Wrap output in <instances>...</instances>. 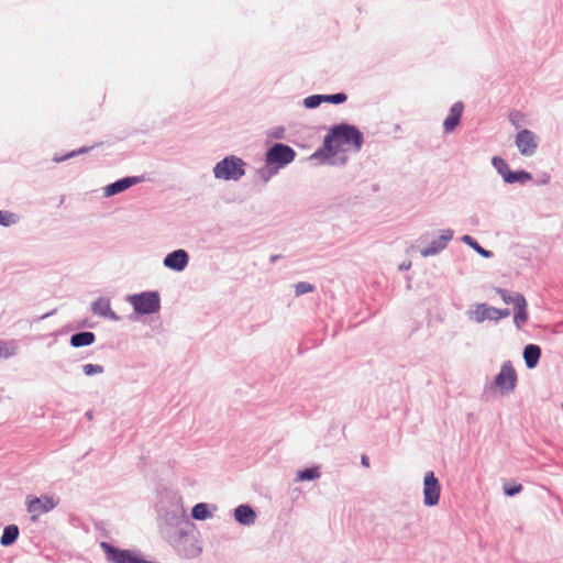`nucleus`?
Instances as JSON below:
<instances>
[{
	"mask_svg": "<svg viewBox=\"0 0 563 563\" xmlns=\"http://www.w3.org/2000/svg\"><path fill=\"white\" fill-rule=\"evenodd\" d=\"M363 142L362 133L353 125L341 124L334 126L325 136L323 148L320 151L327 157L334 156L341 152H358Z\"/></svg>",
	"mask_w": 563,
	"mask_h": 563,
	"instance_id": "f257e3e1",
	"label": "nucleus"
},
{
	"mask_svg": "<svg viewBox=\"0 0 563 563\" xmlns=\"http://www.w3.org/2000/svg\"><path fill=\"white\" fill-rule=\"evenodd\" d=\"M245 163L236 156H227L213 168L214 177L224 180H239L245 174Z\"/></svg>",
	"mask_w": 563,
	"mask_h": 563,
	"instance_id": "f03ea898",
	"label": "nucleus"
},
{
	"mask_svg": "<svg viewBox=\"0 0 563 563\" xmlns=\"http://www.w3.org/2000/svg\"><path fill=\"white\" fill-rule=\"evenodd\" d=\"M295 151L285 144L277 143L273 145L266 153V162L271 165L283 167L294 161Z\"/></svg>",
	"mask_w": 563,
	"mask_h": 563,
	"instance_id": "7ed1b4c3",
	"label": "nucleus"
},
{
	"mask_svg": "<svg viewBox=\"0 0 563 563\" xmlns=\"http://www.w3.org/2000/svg\"><path fill=\"white\" fill-rule=\"evenodd\" d=\"M130 302L139 313L148 314L159 309V298L155 292H142L130 298Z\"/></svg>",
	"mask_w": 563,
	"mask_h": 563,
	"instance_id": "20e7f679",
	"label": "nucleus"
},
{
	"mask_svg": "<svg viewBox=\"0 0 563 563\" xmlns=\"http://www.w3.org/2000/svg\"><path fill=\"white\" fill-rule=\"evenodd\" d=\"M515 144L521 155L532 156L537 153L539 137L534 132L523 129L517 133Z\"/></svg>",
	"mask_w": 563,
	"mask_h": 563,
	"instance_id": "39448f33",
	"label": "nucleus"
},
{
	"mask_svg": "<svg viewBox=\"0 0 563 563\" xmlns=\"http://www.w3.org/2000/svg\"><path fill=\"white\" fill-rule=\"evenodd\" d=\"M57 505L51 496L32 497L29 496L26 500L27 511L32 515V520L35 521L40 515L46 514L54 509Z\"/></svg>",
	"mask_w": 563,
	"mask_h": 563,
	"instance_id": "423d86ee",
	"label": "nucleus"
},
{
	"mask_svg": "<svg viewBox=\"0 0 563 563\" xmlns=\"http://www.w3.org/2000/svg\"><path fill=\"white\" fill-rule=\"evenodd\" d=\"M441 487L433 472H428L423 479V501L427 506H434L439 503Z\"/></svg>",
	"mask_w": 563,
	"mask_h": 563,
	"instance_id": "0eeeda50",
	"label": "nucleus"
},
{
	"mask_svg": "<svg viewBox=\"0 0 563 563\" xmlns=\"http://www.w3.org/2000/svg\"><path fill=\"white\" fill-rule=\"evenodd\" d=\"M517 374L512 365L507 362L504 363L500 372L495 377L494 384L501 391L512 390L516 386Z\"/></svg>",
	"mask_w": 563,
	"mask_h": 563,
	"instance_id": "6e6552de",
	"label": "nucleus"
},
{
	"mask_svg": "<svg viewBox=\"0 0 563 563\" xmlns=\"http://www.w3.org/2000/svg\"><path fill=\"white\" fill-rule=\"evenodd\" d=\"M188 264V254L184 250H177L169 253L165 260L164 265L175 271H183Z\"/></svg>",
	"mask_w": 563,
	"mask_h": 563,
	"instance_id": "1a4fd4ad",
	"label": "nucleus"
},
{
	"mask_svg": "<svg viewBox=\"0 0 563 563\" xmlns=\"http://www.w3.org/2000/svg\"><path fill=\"white\" fill-rule=\"evenodd\" d=\"M464 110V106L462 102H455L451 109L450 113L444 120L443 128L445 132H452L460 123L462 113Z\"/></svg>",
	"mask_w": 563,
	"mask_h": 563,
	"instance_id": "9d476101",
	"label": "nucleus"
},
{
	"mask_svg": "<svg viewBox=\"0 0 563 563\" xmlns=\"http://www.w3.org/2000/svg\"><path fill=\"white\" fill-rule=\"evenodd\" d=\"M516 307L514 314V322L518 329H521L523 323L528 320L527 301L521 294H516Z\"/></svg>",
	"mask_w": 563,
	"mask_h": 563,
	"instance_id": "9b49d317",
	"label": "nucleus"
},
{
	"mask_svg": "<svg viewBox=\"0 0 563 563\" xmlns=\"http://www.w3.org/2000/svg\"><path fill=\"white\" fill-rule=\"evenodd\" d=\"M91 310L95 314L111 320H118V316L112 311L110 300L107 298H98L91 305Z\"/></svg>",
	"mask_w": 563,
	"mask_h": 563,
	"instance_id": "f8f14e48",
	"label": "nucleus"
},
{
	"mask_svg": "<svg viewBox=\"0 0 563 563\" xmlns=\"http://www.w3.org/2000/svg\"><path fill=\"white\" fill-rule=\"evenodd\" d=\"M137 183L136 177H126L123 179H120L115 183H112L104 187V196L111 197L113 195H117L119 192L124 191L125 189L130 188L131 186L135 185Z\"/></svg>",
	"mask_w": 563,
	"mask_h": 563,
	"instance_id": "ddd939ff",
	"label": "nucleus"
},
{
	"mask_svg": "<svg viewBox=\"0 0 563 563\" xmlns=\"http://www.w3.org/2000/svg\"><path fill=\"white\" fill-rule=\"evenodd\" d=\"M452 231L446 230L443 234L439 236L438 240L432 242L431 246L421 250V255L426 257L439 253L446 246L448 242L452 239Z\"/></svg>",
	"mask_w": 563,
	"mask_h": 563,
	"instance_id": "4468645a",
	"label": "nucleus"
},
{
	"mask_svg": "<svg viewBox=\"0 0 563 563\" xmlns=\"http://www.w3.org/2000/svg\"><path fill=\"white\" fill-rule=\"evenodd\" d=\"M496 308L489 307L485 303H478L475 306L472 316L473 319L481 323L485 320H495Z\"/></svg>",
	"mask_w": 563,
	"mask_h": 563,
	"instance_id": "2eb2a0df",
	"label": "nucleus"
},
{
	"mask_svg": "<svg viewBox=\"0 0 563 563\" xmlns=\"http://www.w3.org/2000/svg\"><path fill=\"white\" fill-rule=\"evenodd\" d=\"M234 517L242 525H251L255 521L256 515L250 506L240 505L234 510Z\"/></svg>",
	"mask_w": 563,
	"mask_h": 563,
	"instance_id": "dca6fc26",
	"label": "nucleus"
},
{
	"mask_svg": "<svg viewBox=\"0 0 563 563\" xmlns=\"http://www.w3.org/2000/svg\"><path fill=\"white\" fill-rule=\"evenodd\" d=\"M541 350L538 345L529 344L523 350V358L529 368H534L540 360Z\"/></svg>",
	"mask_w": 563,
	"mask_h": 563,
	"instance_id": "f3484780",
	"label": "nucleus"
},
{
	"mask_svg": "<svg viewBox=\"0 0 563 563\" xmlns=\"http://www.w3.org/2000/svg\"><path fill=\"white\" fill-rule=\"evenodd\" d=\"M95 342L92 332H80L70 338V344L75 347L87 346Z\"/></svg>",
	"mask_w": 563,
	"mask_h": 563,
	"instance_id": "a211bd4d",
	"label": "nucleus"
},
{
	"mask_svg": "<svg viewBox=\"0 0 563 563\" xmlns=\"http://www.w3.org/2000/svg\"><path fill=\"white\" fill-rule=\"evenodd\" d=\"M19 536V528L15 525H9L4 528L0 539V543L4 547L11 545L15 542Z\"/></svg>",
	"mask_w": 563,
	"mask_h": 563,
	"instance_id": "6ab92c4d",
	"label": "nucleus"
},
{
	"mask_svg": "<svg viewBox=\"0 0 563 563\" xmlns=\"http://www.w3.org/2000/svg\"><path fill=\"white\" fill-rule=\"evenodd\" d=\"M492 163L498 173L503 176L504 180L507 183L508 174L512 173L507 162L501 157H493Z\"/></svg>",
	"mask_w": 563,
	"mask_h": 563,
	"instance_id": "aec40b11",
	"label": "nucleus"
},
{
	"mask_svg": "<svg viewBox=\"0 0 563 563\" xmlns=\"http://www.w3.org/2000/svg\"><path fill=\"white\" fill-rule=\"evenodd\" d=\"M462 241L470 245L473 250H475L478 254H481L483 257H490L492 256V252L483 249L472 236L470 235H463L462 236Z\"/></svg>",
	"mask_w": 563,
	"mask_h": 563,
	"instance_id": "412c9836",
	"label": "nucleus"
},
{
	"mask_svg": "<svg viewBox=\"0 0 563 563\" xmlns=\"http://www.w3.org/2000/svg\"><path fill=\"white\" fill-rule=\"evenodd\" d=\"M319 476H320L319 468L311 467V468H306V470L299 471L297 473V481H299V482L311 481V479L318 478Z\"/></svg>",
	"mask_w": 563,
	"mask_h": 563,
	"instance_id": "4be33fe9",
	"label": "nucleus"
},
{
	"mask_svg": "<svg viewBox=\"0 0 563 563\" xmlns=\"http://www.w3.org/2000/svg\"><path fill=\"white\" fill-rule=\"evenodd\" d=\"M191 516L197 520H205L210 517V511L206 504H197L191 511Z\"/></svg>",
	"mask_w": 563,
	"mask_h": 563,
	"instance_id": "5701e85b",
	"label": "nucleus"
},
{
	"mask_svg": "<svg viewBox=\"0 0 563 563\" xmlns=\"http://www.w3.org/2000/svg\"><path fill=\"white\" fill-rule=\"evenodd\" d=\"M531 179V175L527 172H512L511 174H508L507 183L514 184V183H525L527 180Z\"/></svg>",
	"mask_w": 563,
	"mask_h": 563,
	"instance_id": "b1692460",
	"label": "nucleus"
},
{
	"mask_svg": "<svg viewBox=\"0 0 563 563\" xmlns=\"http://www.w3.org/2000/svg\"><path fill=\"white\" fill-rule=\"evenodd\" d=\"M18 221V216L10 211H0V224L9 227Z\"/></svg>",
	"mask_w": 563,
	"mask_h": 563,
	"instance_id": "393cba45",
	"label": "nucleus"
},
{
	"mask_svg": "<svg viewBox=\"0 0 563 563\" xmlns=\"http://www.w3.org/2000/svg\"><path fill=\"white\" fill-rule=\"evenodd\" d=\"M347 99V96L343 92L334 95H322V102H330L334 104L343 103Z\"/></svg>",
	"mask_w": 563,
	"mask_h": 563,
	"instance_id": "a878e982",
	"label": "nucleus"
},
{
	"mask_svg": "<svg viewBox=\"0 0 563 563\" xmlns=\"http://www.w3.org/2000/svg\"><path fill=\"white\" fill-rule=\"evenodd\" d=\"M322 103V95L309 96L303 100V104L308 109L317 108Z\"/></svg>",
	"mask_w": 563,
	"mask_h": 563,
	"instance_id": "bb28decb",
	"label": "nucleus"
},
{
	"mask_svg": "<svg viewBox=\"0 0 563 563\" xmlns=\"http://www.w3.org/2000/svg\"><path fill=\"white\" fill-rule=\"evenodd\" d=\"M522 490L521 484L506 483L504 484V492L507 496H514Z\"/></svg>",
	"mask_w": 563,
	"mask_h": 563,
	"instance_id": "cd10ccee",
	"label": "nucleus"
},
{
	"mask_svg": "<svg viewBox=\"0 0 563 563\" xmlns=\"http://www.w3.org/2000/svg\"><path fill=\"white\" fill-rule=\"evenodd\" d=\"M296 295L300 296L313 291V286L309 283L300 282L296 286Z\"/></svg>",
	"mask_w": 563,
	"mask_h": 563,
	"instance_id": "c85d7f7f",
	"label": "nucleus"
},
{
	"mask_svg": "<svg viewBox=\"0 0 563 563\" xmlns=\"http://www.w3.org/2000/svg\"><path fill=\"white\" fill-rule=\"evenodd\" d=\"M496 291L501 297V299L505 303H507V305L514 303L516 306V300H515L516 294L511 295L507 290L501 289V288H498Z\"/></svg>",
	"mask_w": 563,
	"mask_h": 563,
	"instance_id": "c756f323",
	"label": "nucleus"
},
{
	"mask_svg": "<svg viewBox=\"0 0 563 563\" xmlns=\"http://www.w3.org/2000/svg\"><path fill=\"white\" fill-rule=\"evenodd\" d=\"M14 350H15L14 346H9L7 343L0 342V360L1 358H8L11 355H13L14 354Z\"/></svg>",
	"mask_w": 563,
	"mask_h": 563,
	"instance_id": "7c9ffc66",
	"label": "nucleus"
},
{
	"mask_svg": "<svg viewBox=\"0 0 563 563\" xmlns=\"http://www.w3.org/2000/svg\"><path fill=\"white\" fill-rule=\"evenodd\" d=\"M525 120V114L521 113L520 111H512L510 112L509 114V121L516 126L518 128Z\"/></svg>",
	"mask_w": 563,
	"mask_h": 563,
	"instance_id": "2f4dec72",
	"label": "nucleus"
},
{
	"mask_svg": "<svg viewBox=\"0 0 563 563\" xmlns=\"http://www.w3.org/2000/svg\"><path fill=\"white\" fill-rule=\"evenodd\" d=\"M103 372V368L102 366L100 365H95V364H86L84 366V373L86 375H93V374H100Z\"/></svg>",
	"mask_w": 563,
	"mask_h": 563,
	"instance_id": "473e14b6",
	"label": "nucleus"
},
{
	"mask_svg": "<svg viewBox=\"0 0 563 563\" xmlns=\"http://www.w3.org/2000/svg\"><path fill=\"white\" fill-rule=\"evenodd\" d=\"M509 314H510V312L508 309H497L496 308L495 320L507 318Z\"/></svg>",
	"mask_w": 563,
	"mask_h": 563,
	"instance_id": "72a5a7b5",
	"label": "nucleus"
},
{
	"mask_svg": "<svg viewBox=\"0 0 563 563\" xmlns=\"http://www.w3.org/2000/svg\"><path fill=\"white\" fill-rule=\"evenodd\" d=\"M361 463L364 467H369V459L367 455H362Z\"/></svg>",
	"mask_w": 563,
	"mask_h": 563,
	"instance_id": "f704fd0d",
	"label": "nucleus"
},
{
	"mask_svg": "<svg viewBox=\"0 0 563 563\" xmlns=\"http://www.w3.org/2000/svg\"><path fill=\"white\" fill-rule=\"evenodd\" d=\"M260 174L262 175V177L264 178V180H267L268 177L267 176H264V170H260Z\"/></svg>",
	"mask_w": 563,
	"mask_h": 563,
	"instance_id": "c9c22d12",
	"label": "nucleus"
},
{
	"mask_svg": "<svg viewBox=\"0 0 563 563\" xmlns=\"http://www.w3.org/2000/svg\"><path fill=\"white\" fill-rule=\"evenodd\" d=\"M85 152H87V150L86 148H81L77 153H85Z\"/></svg>",
	"mask_w": 563,
	"mask_h": 563,
	"instance_id": "e433bc0d",
	"label": "nucleus"
},
{
	"mask_svg": "<svg viewBox=\"0 0 563 563\" xmlns=\"http://www.w3.org/2000/svg\"><path fill=\"white\" fill-rule=\"evenodd\" d=\"M272 261H273V262H274V261H277V256H273V257H272Z\"/></svg>",
	"mask_w": 563,
	"mask_h": 563,
	"instance_id": "4c0bfd02",
	"label": "nucleus"
}]
</instances>
